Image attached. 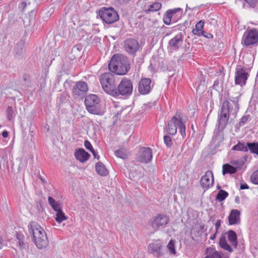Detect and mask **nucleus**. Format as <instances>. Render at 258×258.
<instances>
[{"instance_id": "f257e3e1", "label": "nucleus", "mask_w": 258, "mask_h": 258, "mask_svg": "<svg viewBox=\"0 0 258 258\" xmlns=\"http://www.w3.org/2000/svg\"><path fill=\"white\" fill-rule=\"evenodd\" d=\"M240 96L239 93H236L235 96H229L228 98L232 104L227 100L223 102L218 117L220 124L225 125L228 121L230 115L233 116L234 118L236 117L239 110L238 101Z\"/></svg>"}, {"instance_id": "f03ea898", "label": "nucleus", "mask_w": 258, "mask_h": 258, "mask_svg": "<svg viewBox=\"0 0 258 258\" xmlns=\"http://www.w3.org/2000/svg\"><path fill=\"white\" fill-rule=\"evenodd\" d=\"M29 232L32 234L33 241L37 248L42 249L47 246L48 241L45 231L35 222L28 225Z\"/></svg>"}, {"instance_id": "7ed1b4c3", "label": "nucleus", "mask_w": 258, "mask_h": 258, "mask_svg": "<svg viewBox=\"0 0 258 258\" xmlns=\"http://www.w3.org/2000/svg\"><path fill=\"white\" fill-rule=\"evenodd\" d=\"M108 68L118 75L125 74L130 69L127 57L121 54L114 55L108 64Z\"/></svg>"}, {"instance_id": "20e7f679", "label": "nucleus", "mask_w": 258, "mask_h": 258, "mask_svg": "<svg viewBox=\"0 0 258 258\" xmlns=\"http://www.w3.org/2000/svg\"><path fill=\"white\" fill-rule=\"evenodd\" d=\"M100 82L104 91L113 96H117L118 92L115 85V78L110 73H106L100 76Z\"/></svg>"}, {"instance_id": "39448f33", "label": "nucleus", "mask_w": 258, "mask_h": 258, "mask_svg": "<svg viewBox=\"0 0 258 258\" xmlns=\"http://www.w3.org/2000/svg\"><path fill=\"white\" fill-rule=\"evenodd\" d=\"M99 15L103 23L112 24L119 19L118 13L113 8H102L99 11Z\"/></svg>"}, {"instance_id": "423d86ee", "label": "nucleus", "mask_w": 258, "mask_h": 258, "mask_svg": "<svg viewBox=\"0 0 258 258\" xmlns=\"http://www.w3.org/2000/svg\"><path fill=\"white\" fill-rule=\"evenodd\" d=\"M100 100L97 95L90 94L85 100V104L87 110L91 113L97 114L100 111Z\"/></svg>"}, {"instance_id": "0eeeda50", "label": "nucleus", "mask_w": 258, "mask_h": 258, "mask_svg": "<svg viewBox=\"0 0 258 258\" xmlns=\"http://www.w3.org/2000/svg\"><path fill=\"white\" fill-rule=\"evenodd\" d=\"M169 217L164 214H158L153 217L150 221L151 227L157 231L164 229L169 222Z\"/></svg>"}, {"instance_id": "6e6552de", "label": "nucleus", "mask_w": 258, "mask_h": 258, "mask_svg": "<svg viewBox=\"0 0 258 258\" xmlns=\"http://www.w3.org/2000/svg\"><path fill=\"white\" fill-rule=\"evenodd\" d=\"M250 69L241 65H237L235 69V83L243 86L245 85L249 76Z\"/></svg>"}, {"instance_id": "1a4fd4ad", "label": "nucleus", "mask_w": 258, "mask_h": 258, "mask_svg": "<svg viewBox=\"0 0 258 258\" xmlns=\"http://www.w3.org/2000/svg\"><path fill=\"white\" fill-rule=\"evenodd\" d=\"M117 96L119 94L123 96L130 95L133 90L132 82L128 79H123L119 84L117 89Z\"/></svg>"}, {"instance_id": "9d476101", "label": "nucleus", "mask_w": 258, "mask_h": 258, "mask_svg": "<svg viewBox=\"0 0 258 258\" xmlns=\"http://www.w3.org/2000/svg\"><path fill=\"white\" fill-rule=\"evenodd\" d=\"M242 41L245 46H249L258 42V30L253 28L244 32Z\"/></svg>"}, {"instance_id": "9b49d317", "label": "nucleus", "mask_w": 258, "mask_h": 258, "mask_svg": "<svg viewBox=\"0 0 258 258\" xmlns=\"http://www.w3.org/2000/svg\"><path fill=\"white\" fill-rule=\"evenodd\" d=\"M170 121L174 125L179 129L180 133L183 138L186 136L185 132V123L186 120L183 119L181 114L179 112H177L175 115L172 117Z\"/></svg>"}, {"instance_id": "f8f14e48", "label": "nucleus", "mask_w": 258, "mask_h": 258, "mask_svg": "<svg viewBox=\"0 0 258 258\" xmlns=\"http://www.w3.org/2000/svg\"><path fill=\"white\" fill-rule=\"evenodd\" d=\"M153 157L152 150L150 148L142 147L137 155L138 160L144 163H148L151 161Z\"/></svg>"}, {"instance_id": "ddd939ff", "label": "nucleus", "mask_w": 258, "mask_h": 258, "mask_svg": "<svg viewBox=\"0 0 258 258\" xmlns=\"http://www.w3.org/2000/svg\"><path fill=\"white\" fill-rule=\"evenodd\" d=\"M214 183V176L213 172L210 170L207 171L201 177L200 185L205 190L208 189L212 187Z\"/></svg>"}, {"instance_id": "4468645a", "label": "nucleus", "mask_w": 258, "mask_h": 258, "mask_svg": "<svg viewBox=\"0 0 258 258\" xmlns=\"http://www.w3.org/2000/svg\"><path fill=\"white\" fill-rule=\"evenodd\" d=\"M152 86L151 80L149 78H142L139 82L138 91L142 95L149 94L151 91Z\"/></svg>"}, {"instance_id": "2eb2a0df", "label": "nucleus", "mask_w": 258, "mask_h": 258, "mask_svg": "<svg viewBox=\"0 0 258 258\" xmlns=\"http://www.w3.org/2000/svg\"><path fill=\"white\" fill-rule=\"evenodd\" d=\"M124 45L125 50L131 54L135 53L139 48L138 42L134 39L126 40Z\"/></svg>"}, {"instance_id": "dca6fc26", "label": "nucleus", "mask_w": 258, "mask_h": 258, "mask_svg": "<svg viewBox=\"0 0 258 258\" xmlns=\"http://www.w3.org/2000/svg\"><path fill=\"white\" fill-rule=\"evenodd\" d=\"M88 90L87 84L84 82H78L74 88L73 93L75 96H82Z\"/></svg>"}, {"instance_id": "f3484780", "label": "nucleus", "mask_w": 258, "mask_h": 258, "mask_svg": "<svg viewBox=\"0 0 258 258\" xmlns=\"http://www.w3.org/2000/svg\"><path fill=\"white\" fill-rule=\"evenodd\" d=\"M183 39L181 34L175 35L169 41V46L172 50H178L181 46Z\"/></svg>"}, {"instance_id": "a211bd4d", "label": "nucleus", "mask_w": 258, "mask_h": 258, "mask_svg": "<svg viewBox=\"0 0 258 258\" xmlns=\"http://www.w3.org/2000/svg\"><path fill=\"white\" fill-rule=\"evenodd\" d=\"M240 212L237 210H232L229 216L228 222L229 225H235L240 223Z\"/></svg>"}, {"instance_id": "6ab92c4d", "label": "nucleus", "mask_w": 258, "mask_h": 258, "mask_svg": "<svg viewBox=\"0 0 258 258\" xmlns=\"http://www.w3.org/2000/svg\"><path fill=\"white\" fill-rule=\"evenodd\" d=\"M75 156L77 160L84 163L88 160L90 155L84 149H79L75 153Z\"/></svg>"}, {"instance_id": "aec40b11", "label": "nucleus", "mask_w": 258, "mask_h": 258, "mask_svg": "<svg viewBox=\"0 0 258 258\" xmlns=\"http://www.w3.org/2000/svg\"><path fill=\"white\" fill-rule=\"evenodd\" d=\"M205 22L201 20L197 23L196 25L195 28H194L192 30V32L194 35L200 36H204L207 37L205 35L206 32L204 31L203 27L204 26Z\"/></svg>"}, {"instance_id": "412c9836", "label": "nucleus", "mask_w": 258, "mask_h": 258, "mask_svg": "<svg viewBox=\"0 0 258 258\" xmlns=\"http://www.w3.org/2000/svg\"><path fill=\"white\" fill-rule=\"evenodd\" d=\"M95 169L96 172L101 176H105L108 174V170L105 165L100 161L96 163Z\"/></svg>"}, {"instance_id": "4be33fe9", "label": "nucleus", "mask_w": 258, "mask_h": 258, "mask_svg": "<svg viewBox=\"0 0 258 258\" xmlns=\"http://www.w3.org/2000/svg\"><path fill=\"white\" fill-rule=\"evenodd\" d=\"M25 41L23 40H20L17 42L15 48L14 53L17 56H20L22 54L24 51Z\"/></svg>"}, {"instance_id": "5701e85b", "label": "nucleus", "mask_w": 258, "mask_h": 258, "mask_svg": "<svg viewBox=\"0 0 258 258\" xmlns=\"http://www.w3.org/2000/svg\"><path fill=\"white\" fill-rule=\"evenodd\" d=\"M206 254L205 258H222L221 253L212 247L207 248Z\"/></svg>"}, {"instance_id": "b1692460", "label": "nucleus", "mask_w": 258, "mask_h": 258, "mask_svg": "<svg viewBox=\"0 0 258 258\" xmlns=\"http://www.w3.org/2000/svg\"><path fill=\"white\" fill-rule=\"evenodd\" d=\"M227 236L231 246L236 247L237 245V235L233 230H229L227 232Z\"/></svg>"}, {"instance_id": "393cba45", "label": "nucleus", "mask_w": 258, "mask_h": 258, "mask_svg": "<svg viewBox=\"0 0 258 258\" xmlns=\"http://www.w3.org/2000/svg\"><path fill=\"white\" fill-rule=\"evenodd\" d=\"M247 151L249 150L251 154L258 156V142L247 143Z\"/></svg>"}, {"instance_id": "a878e982", "label": "nucleus", "mask_w": 258, "mask_h": 258, "mask_svg": "<svg viewBox=\"0 0 258 258\" xmlns=\"http://www.w3.org/2000/svg\"><path fill=\"white\" fill-rule=\"evenodd\" d=\"M219 245L221 248L227 250L229 252H231L233 251L232 248L227 243L225 236H222L220 237L219 240Z\"/></svg>"}, {"instance_id": "bb28decb", "label": "nucleus", "mask_w": 258, "mask_h": 258, "mask_svg": "<svg viewBox=\"0 0 258 258\" xmlns=\"http://www.w3.org/2000/svg\"><path fill=\"white\" fill-rule=\"evenodd\" d=\"M237 171L236 167L232 166L229 164H225L223 165L222 173L225 175L227 173L233 174Z\"/></svg>"}, {"instance_id": "cd10ccee", "label": "nucleus", "mask_w": 258, "mask_h": 258, "mask_svg": "<svg viewBox=\"0 0 258 258\" xmlns=\"http://www.w3.org/2000/svg\"><path fill=\"white\" fill-rule=\"evenodd\" d=\"M172 15H173V22H176L182 16V9L179 8L170 9Z\"/></svg>"}, {"instance_id": "c85d7f7f", "label": "nucleus", "mask_w": 258, "mask_h": 258, "mask_svg": "<svg viewBox=\"0 0 258 258\" xmlns=\"http://www.w3.org/2000/svg\"><path fill=\"white\" fill-rule=\"evenodd\" d=\"M177 128L174 124L169 120L166 125L165 130L167 133L171 135H174L177 133Z\"/></svg>"}, {"instance_id": "c756f323", "label": "nucleus", "mask_w": 258, "mask_h": 258, "mask_svg": "<svg viewBox=\"0 0 258 258\" xmlns=\"http://www.w3.org/2000/svg\"><path fill=\"white\" fill-rule=\"evenodd\" d=\"M163 22L166 25H169L170 24L174 23L173 15H172L171 11H170V10H168L165 13L163 17Z\"/></svg>"}, {"instance_id": "7c9ffc66", "label": "nucleus", "mask_w": 258, "mask_h": 258, "mask_svg": "<svg viewBox=\"0 0 258 258\" xmlns=\"http://www.w3.org/2000/svg\"><path fill=\"white\" fill-rule=\"evenodd\" d=\"M48 201L49 205L51 206L54 211H56L61 209L60 204L56 202L51 197H48Z\"/></svg>"}, {"instance_id": "2f4dec72", "label": "nucleus", "mask_w": 258, "mask_h": 258, "mask_svg": "<svg viewBox=\"0 0 258 258\" xmlns=\"http://www.w3.org/2000/svg\"><path fill=\"white\" fill-rule=\"evenodd\" d=\"M55 212L56 216L55 218V220L57 223H60L63 221L67 219V217L65 216L64 213L62 212L61 209Z\"/></svg>"}, {"instance_id": "473e14b6", "label": "nucleus", "mask_w": 258, "mask_h": 258, "mask_svg": "<svg viewBox=\"0 0 258 258\" xmlns=\"http://www.w3.org/2000/svg\"><path fill=\"white\" fill-rule=\"evenodd\" d=\"M161 246L155 243H152L148 246V250L153 254H158L160 252Z\"/></svg>"}, {"instance_id": "72a5a7b5", "label": "nucleus", "mask_w": 258, "mask_h": 258, "mask_svg": "<svg viewBox=\"0 0 258 258\" xmlns=\"http://www.w3.org/2000/svg\"><path fill=\"white\" fill-rule=\"evenodd\" d=\"M247 143L239 142L238 143L232 147L233 150L247 152Z\"/></svg>"}, {"instance_id": "f704fd0d", "label": "nucleus", "mask_w": 258, "mask_h": 258, "mask_svg": "<svg viewBox=\"0 0 258 258\" xmlns=\"http://www.w3.org/2000/svg\"><path fill=\"white\" fill-rule=\"evenodd\" d=\"M228 196V193L224 190H220L216 196V199L219 201L222 202L224 201Z\"/></svg>"}, {"instance_id": "c9c22d12", "label": "nucleus", "mask_w": 258, "mask_h": 258, "mask_svg": "<svg viewBox=\"0 0 258 258\" xmlns=\"http://www.w3.org/2000/svg\"><path fill=\"white\" fill-rule=\"evenodd\" d=\"M167 247L170 254H176V252L175 249L174 241L173 240L171 239L169 241L168 244L167 245Z\"/></svg>"}, {"instance_id": "e433bc0d", "label": "nucleus", "mask_w": 258, "mask_h": 258, "mask_svg": "<svg viewBox=\"0 0 258 258\" xmlns=\"http://www.w3.org/2000/svg\"><path fill=\"white\" fill-rule=\"evenodd\" d=\"M250 180L252 183L258 185V169L252 173Z\"/></svg>"}, {"instance_id": "4c0bfd02", "label": "nucleus", "mask_w": 258, "mask_h": 258, "mask_svg": "<svg viewBox=\"0 0 258 258\" xmlns=\"http://www.w3.org/2000/svg\"><path fill=\"white\" fill-rule=\"evenodd\" d=\"M116 156L121 159H126L127 157V155L126 152L122 150H116L114 152Z\"/></svg>"}, {"instance_id": "58836bf2", "label": "nucleus", "mask_w": 258, "mask_h": 258, "mask_svg": "<svg viewBox=\"0 0 258 258\" xmlns=\"http://www.w3.org/2000/svg\"><path fill=\"white\" fill-rule=\"evenodd\" d=\"M164 142L167 147H171L172 145V141L171 138L168 135H165L164 136Z\"/></svg>"}, {"instance_id": "ea45409f", "label": "nucleus", "mask_w": 258, "mask_h": 258, "mask_svg": "<svg viewBox=\"0 0 258 258\" xmlns=\"http://www.w3.org/2000/svg\"><path fill=\"white\" fill-rule=\"evenodd\" d=\"M161 8V4L159 3H155L150 5V10L151 11H157Z\"/></svg>"}, {"instance_id": "a19ab883", "label": "nucleus", "mask_w": 258, "mask_h": 258, "mask_svg": "<svg viewBox=\"0 0 258 258\" xmlns=\"http://www.w3.org/2000/svg\"><path fill=\"white\" fill-rule=\"evenodd\" d=\"M14 114V111L12 107L9 106L6 111L7 118L10 120L12 119Z\"/></svg>"}, {"instance_id": "79ce46f5", "label": "nucleus", "mask_w": 258, "mask_h": 258, "mask_svg": "<svg viewBox=\"0 0 258 258\" xmlns=\"http://www.w3.org/2000/svg\"><path fill=\"white\" fill-rule=\"evenodd\" d=\"M250 8H254L256 7L258 0H243Z\"/></svg>"}, {"instance_id": "37998d69", "label": "nucleus", "mask_w": 258, "mask_h": 258, "mask_svg": "<svg viewBox=\"0 0 258 258\" xmlns=\"http://www.w3.org/2000/svg\"><path fill=\"white\" fill-rule=\"evenodd\" d=\"M231 163L235 166L236 169L240 168L244 164V162L242 160H233L231 162Z\"/></svg>"}, {"instance_id": "c03bdc74", "label": "nucleus", "mask_w": 258, "mask_h": 258, "mask_svg": "<svg viewBox=\"0 0 258 258\" xmlns=\"http://www.w3.org/2000/svg\"><path fill=\"white\" fill-rule=\"evenodd\" d=\"M248 116H244L240 119L239 121V124L242 126L248 120Z\"/></svg>"}, {"instance_id": "a18cd8bd", "label": "nucleus", "mask_w": 258, "mask_h": 258, "mask_svg": "<svg viewBox=\"0 0 258 258\" xmlns=\"http://www.w3.org/2000/svg\"><path fill=\"white\" fill-rule=\"evenodd\" d=\"M221 221L220 220H218L216 221V222L215 224L216 233H217L218 230L221 226Z\"/></svg>"}, {"instance_id": "49530a36", "label": "nucleus", "mask_w": 258, "mask_h": 258, "mask_svg": "<svg viewBox=\"0 0 258 258\" xmlns=\"http://www.w3.org/2000/svg\"><path fill=\"white\" fill-rule=\"evenodd\" d=\"M131 0H115V1L119 5H126Z\"/></svg>"}, {"instance_id": "de8ad7c7", "label": "nucleus", "mask_w": 258, "mask_h": 258, "mask_svg": "<svg viewBox=\"0 0 258 258\" xmlns=\"http://www.w3.org/2000/svg\"><path fill=\"white\" fill-rule=\"evenodd\" d=\"M84 145L85 147L88 150L91 149L92 148L91 144L88 141H85Z\"/></svg>"}, {"instance_id": "09e8293b", "label": "nucleus", "mask_w": 258, "mask_h": 258, "mask_svg": "<svg viewBox=\"0 0 258 258\" xmlns=\"http://www.w3.org/2000/svg\"><path fill=\"white\" fill-rule=\"evenodd\" d=\"M26 7V4L25 2H22L19 7L20 9H21L22 11H24V10L25 9V7Z\"/></svg>"}, {"instance_id": "8fccbe9b", "label": "nucleus", "mask_w": 258, "mask_h": 258, "mask_svg": "<svg viewBox=\"0 0 258 258\" xmlns=\"http://www.w3.org/2000/svg\"><path fill=\"white\" fill-rule=\"evenodd\" d=\"M241 189H245L249 188L248 185L246 183L241 184L240 187Z\"/></svg>"}, {"instance_id": "3c124183", "label": "nucleus", "mask_w": 258, "mask_h": 258, "mask_svg": "<svg viewBox=\"0 0 258 258\" xmlns=\"http://www.w3.org/2000/svg\"><path fill=\"white\" fill-rule=\"evenodd\" d=\"M93 155L95 158L97 159L98 160L99 159L100 157L99 155H98V153L96 151L93 152Z\"/></svg>"}, {"instance_id": "603ef678", "label": "nucleus", "mask_w": 258, "mask_h": 258, "mask_svg": "<svg viewBox=\"0 0 258 258\" xmlns=\"http://www.w3.org/2000/svg\"><path fill=\"white\" fill-rule=\"evenodd\" d=\"M2 136L4 138H6L8 136V133L7 131H4L2 133Z\"/></svg>"}, {"instance_id": "864d4df0", "label": "nucleus", "mask_w": 258, "mask_h": 258, "mask_svg": "<svg viewBox=\"0 0 258 258\" xmlns=\"http://www.w3.org/2000/svg\"><path fill=\"white\" fill-rule=\"evenodd\" d=\"M18 242H19V245L20 246H23L24 243H23V239H20L19 241H18Z\"/></svg>"}, {"instance_id": "5fc2aeb1", "label": "nucleus", "mask_w": 258, "mask_h": 258, "mask_svg": "<svg viewBox=\"0 0 258 258\" xmlns=\"http://www.w3.org/2000/svg\"><path fill=\"white\" fill-rule=\"evenodd\" d=\"M23 235H20L17 234V239H18L19 241L20 239H23Z\"/></svg>"}, {"instance_id": "6e6d98bb", "label": "nucleus", "mask_w": 258, "mask_h": 258, "mask_svg": "<svg viewBox=\"0 0 258 258\" xmlns=\"http://www.w3.org/2000/svg\"><path fill=\"white\" fill-rule=\"evenodd\" d=\"M216 234H217V233H216V232H215L214 233V234L212 236H211L210 239L212 240L215 239V238H216Z\"/></svg>"}, {"instance_id": "4d7b16f0", "label": "nucleus", "mask_w": 258, "mask_h": 258, "mask_svg": "<svg viewBox=\"0 0 258 258\" xmlns=\"http://www.w3.org/2000/svg\"><path fill=\"white\" fill-rule=\"evenodd\" d=\"M89 150L92 152V154H93V152L95 151L94 150V149H93V147H92L91 149H89Z\"/></svg>"}, {"instance_id": "13d9d810", "label": "nucleus", "mask_w": 258, "mask_h": 258, "mask_svg": "<svg viewBox=\"0 0 258 258\" xmlns=\"http://www.w3.org/2000/svg\"><path fill=\"white\" fill-rule=\"evenodd\" d=\"M41 181H42V182H44V180L41 178Z\"/></svg>"}, {"instance_id": "bf43d9fd", "label": "nucleus", "mask_w": 258, "mask_h": 258, "mask_svg": "<svg viewBox=\"0 0 258 258\" xmlns=\"http://www.w3.org/2000/svg\"><path fill=\"white\" fill-rule=\"evenodd\" d=\"M235 200L238 201V199H237V198H235Z\"/></svg>"}, {"instance_id": "052dcab7", "label": "nucleus", "mask_w": 258, "mask_h": 258, "mask_svg": "<svg viewBox=\"0 0 258 258\" xmlns=\"http://www.w3.org/2000/svg\"><path fill=\"white\" fill-rule=\"evenodd\" d=\"M235 200L238 201V199H237V198H235Z\"/></svg>"}, {"instance_id": "680f3d73", "label": "nucleus", "mask_w": 258, "mask_h": 258, "mask_svg": "<svg viewBox=\"0 0 258 258\" xmlns=\"http://www.w3.org/2000/svg\"><path fill=\"white\" fill-rule=\"evenodd\" d=\"M225 258H227V257H225Z\"/></svg>"}]
</instances>
